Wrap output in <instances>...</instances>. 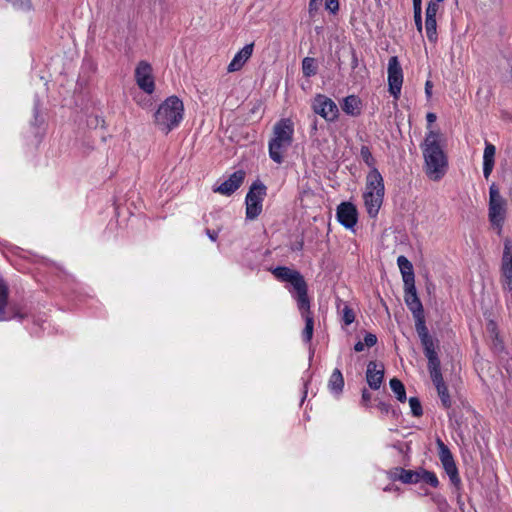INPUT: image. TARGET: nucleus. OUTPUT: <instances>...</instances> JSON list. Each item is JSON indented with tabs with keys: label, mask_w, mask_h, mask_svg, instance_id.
Returning <instances> with one entry per match:
<instances>
[{
	"label": "nucleus",
	"mask_w": 512,
	"mask_h": 512,
	"mask_svg": "<svg viewBox=\"0 0 512 512\" xmlns=\"http://www.w3.org/2000/svg\"><path fill=\"white\" fill-rule=\"evenodd\" d=\"M445 138L439 130H429L421 144L425 172L429 179L439 181L447 171L448 161L443 147Z\"/></svg>",
	"instance_id": "f257e3e1"
},
{
	"label": "nucleus",
	"mask_w": 512,
	"mask_h": 512,
	"mask_svg": "<svg viewBox=\"0 0 512 512\" xmlns=\"http://www.w3.org/2000/svg\"><path fill=\"white\" fill-rule=\"evenodd\" d=\"M184 118V104L173 95L166 98L154 113V124L164 134L177 128Z\"/></svg>",
	"instance_id": "f03ea898"
},
{
	"label": "nucleus",
	"mask_w": 512,
	"mask_h": 512,
	"mask_svg": "<svg viewBox=\"0 0 512 512\" xmlns=\"http://www.w3.org/2000/svg\"><path fill=\"white\" fill-rule=\"evenodd\" d=\"M293 136L294 124L291 119L284 118L275 123L268 144L269 156L275 163L284 161V153L292 145Z\"/></svg>",
	"instance_id": "7ed1b4c3"
},
{
	"label": "nucleus",
	"mask_w": 512,
	"mask_h": 512,
	"mask_svg": "<svg viewBox=\"0 0 512 512\" xmlns=\"http://www.w3.org/2000/svg\"><path fill=\"white\" fill-rule=\"evenodd\" d=\"M384 182L380 172L373 168L366 177L364 204L370 217H375L383 202Z\"/></svg>",
	"instance_id": "20e7f679"
},
{
	"label": "nucleus",
	"mask_w": 512,
	"mask_h": 512,
	"mask_svg": "<svg viewBox=\"0 0 512 512\" xmlns=\"http://www.w3.org/2000/svg\"><path fill=\"white\" fill-rule=\"evenodd\" d=\"M507 214V201L500 194L498 186L493 183L489 187V221L498 234L501 233L502 227Z\"/></svg>",
	"instance_id": "39448f33"
},
{
	"label": "nucleus",
	"mask_w": 512,
	"mask_h": 512,
	"mask_svg": "<svg viewBox=\"0 0 512 512\" xmlns=\"http://www.w3.org/2000/svg\"><path fill=\"white\" fill-rule=\"evenodd\" d=\"M273 274L277 279L289 282L293 286L297 294V302L308 298L307 284L298 271L288 267H277L273 270Z\"/></svg>",
	"instance_id": "423d86ee"
},
{
	"label": "nucleus",
	"mask_w": 512,
	"mask_h": 512,
	"mask_svg": "<svg viewBox=\"0 0 512 512\" xmlns=\"http://www.w3.org/2000/svg\"><path fill=\"white\" fill-rule=\"evenodd\" d=\"M265 195L266 187L264 184L257 181L251 185L245 199L247 219L253 220L260 215Z\"/></svg>",
	"instance_id": "0eeeda50"
},
{
	"label": "nucleus",
	"mask_w": 512,
	"mask_h": 512,
	"mask_svg": "<svg viewBox=\"0 0 512 512\" xmlns=\"http://www.w3.org/2000/svg\"><path fill=\"white\" fill-rule=\"evenodd\" d=\"M312 109L327 121L333 122L338 118L339 109L336 103L325 95L318 94L314 97Z\"/></svg>",
	"instance_id": "6e6552de"
},
{
	"label": "nucleus",
	"mask_w": 512,
	"mask_h": 512,
	"mask_svg": "<svg viewBox=\"0 0 512 512\" xmlns=\"http://www.w3.org/2000/svg\"><path fill=\"white\" fill-rule=\"evenodd\" d=\"M135 80L141 90L152 94L155 90V82L152 66L147 61H140L135 68Z\"/></svg>",
	"instance_id": "1a4fd4ad"
},
{
	"label": "nucleus",
	"mask_w": 512,
	"mask_h": 512,
	"mask_svg": "<svg viewBox=\"0 0 512 512\" xmlns=\"http://www.w3.org/2000/svg\"><path fill=\"white\" fill-rule=\"evenodd\" d=\"M437 447L439 450L440 461L445 472L449 476L450 481L454 485H459L460 477L451 451L440 439L437 440Z\"/></svg>",
	"instance_id": "9d476101"
},
{
	"label": "nucleus",
	"mask_w": 512,
	"mask_h": 512,
	"mask_svg": "<svg viewBox=\"0 0 512 512\" xmlns=\"http://www.w3.org/2000/svg\"><path fill=\"white\" fill-rule=\"evenodd\" d=\"M501 284L504 290L512 292V243L505 240L501 261Z\"/></svg>",
	"instance_id": "9b49d317"
},
{
	"label": "nucleus",
	"mask_w": 512,
	"mask_h": 512,
	"mask_svg": "<svg viewBox=\"0 0 512 512\" xmlns=\"http://www.w3.org/2000/svg\"><path fill=\"white\" fill-rule=\"evenodd\" d=\"M403 83L402 68L397 57H391L388 62V84L390 93L397 98Z\"/></svg>",
	"instance_id": "f8f14e48"
},
{
	"label": "nucleus",
	"mask_w": 512,
	"mask_h": 512,
	"mask_svg": "<svg viewBox=\"0 0 512 512\" xmlns=\"http://www.w3.org/2000/svg\"><path fill=\"white\" fill-rule=\"evenodd\" d=\"M298 309L301 313L302 318L305 321V327L302 332V337L305 342H310L313 336L314 320L310 310L309 298L297 302Z\"/></svg>",
	"instance_id": "ddd939ff"
},
{
	"label": "nucleus",
	"mask_w": 512,
	"mask_h": 512,
	"mask_svg": "<svg viewBox=\"0 0 512 512\" xmlns=\"http://www.w3.org/2000/svg\"><path fill=\"white\" fill-rule=\"evenodd\" d=\"M357 216L356 207L350 202H343L337 208V219L346 229L354 228Z\"/></svg>",
	"instance_id": "4468645a"
},
{
	"label": "nucleus",
	"mask_w": 512,
	"mask_h": 512,
	"mask_svg": "<svg viewBox=\"0 0 512 512\" xmlns=\"http://www.w3.org/2000/svg\"><path fill=\"white\" fill-rule=\"evenodd\" d=\"M8 298V288L4 281L0 278V321H7L11 319L22 320L25 314L20 312L17 308H12L11 313L6 312Z\"/></svg>",
	"instance_id": "2eb2a0df"
},
{
	"label": "nucleus",
	"mask_w": 512,
	"mask_h": 512,
	"mask_svg": "<svg viewBox=\"0 0 512 512\" xmlns=\"http://www.w3.org/2000/svg\"><path fill=\"white\" fill-rule=\"evenodd\" d=\"M245 172L242 170L235 171L228 179L221 183L218 187L214 188V192L222 195L229 196L233 194L243 183Z\"/></svg>",
	"instance_id": "dca6fc26"
},
{
	"label": "nucleus",
	"mask_w": 512,
	"mask_h": 512,
	"mask_svg": "<svg viewBox=\"0 0 512 512\" xmlns=\"http://www.w3.org/2000/svg\"><path fill=\"white\" fill-rule=\"evenodd\" d=\"M404 300L414 317L424 314L422 303L417 295L415 284L404 285Z\"/></svg>",
	"instance_id": "f3484780"
},
{
	"label": "nucleus",
	"mask_w": 512,
	"mask_h": 512,
	"mask_svg": "<svg viewBox=\"0 0 512 512\" xmlns=\"http://www.w3.org/2000/svg\"><path fill=\"white\" fill-rule=\"evenodd\" d=\"M384 378V366L370 361L367 365L366 380L371 389L378 390Z\"/></svg>",
	"instance_id": "a211bd4d"
},
{
	"label": "nucleus",
	"mask_w": 512,
	"mask_h": 512,
	"mask_svg": "<svg viewBox=\"0 0 512 512\" xmlns=\"http://www.w3.org/2000/svg\"><path fill=\"white\" fill-rule=\"evenodd\" d=\"M253 48L254 44L250 43L246 44L240 51H238L227 67L228 72L232 73L239 71L252 56Z\"/></svg>",
	"instance_id": "6ab92c4d"
},
{
	"label": "nucleus",
	"mask_w": 512,
	"mask_h": 512,
	"mask_svg": "<svg viewBox=\"0 0 512 512\" xmlns=\"http://www.w3.org/2000/svg\"><path fill=\"white\" fill-rule=\"evenodd\" d=\"M389 477L392 480H399L405 484L419 482L418 471L406 470L401 467H395L389 471Z\"/></svg>",
	"instance_id": "aec40b11"
},
{
	"label": "nucleus",
	"mask_w": 512,
	"mask_h": 512,
	"mask_svg": "<svg viewBox=\"0 0 512 512\" xmlns=\"http://www.w3.org/2000/svg\"><path fill=\"white\" fill-rule=\"evenodd\" d=\"M397 265L400 269L404 285L415 284V275L412 263L403 255L397 258Z\"/></svg>",
	"instance_id": "412c9836"
},
{
	"label": "nucleus",
	"mask_w": 512,
	"mask_h": 512,
	"mask_svg": "<svg viewBox=\"0 0 512 512\" xmlns=\"http://www.w3.org/2000/svg\"><path fill=\"white\" fill-rule=\"evenodd\" d=\"M495 154H496L495 146L489 142H486L484 153H483V175L486 179H488L492 173L494 163H495Z\"/></svg>",
	"instance_id": "4be33fe9"
},
{
	"label": "nucleus",
	"mask_w": 512,
	"mask_h": 512,
	"mask_svg": "<svg viewBox=\"0 0 512 512\" xmlns=\"http://www.w3.org/2000/svg\"><path fill=\"white\" fill-rule=\"evenodd\" d=\"M341 107L347 115L356 117L361 114L362 101L356 95H349L343 99Z\"/></svg>",
	"instance_id": "5701e85b"
},
{
	"label": "nucleus",
	"mask_w": 512,
	"mask_h": 512,
	"mask_svg": "<svg viewBox=\"0 0 512 512\" xmlns=\"http://www.w3.org/2000/svg\"><path fill=\"white\" fill-rule=\"evenodd\" d=\"M437 389L438 396L441 400L442 405L445 408H450L452 405V401L448 392V388L442 378H439V382L437 380L432 381Z\"/></svg>",
	"instance_id": "b1692460"
},
{
	"label": "nucleus",
	"mask_w": 512,
	"mask_h": 512,
	"mask_svg": "<svg viewBox=\"0 0 512 512\" xmlns=\"http://www.w3.org/2000/svg\"><path fill=\"white\" fill-rule=\"evenodd\" d=\"M414 318L416 321V330L421 340V344H427V342L432 341L433 338L429 335L428 329L425 325L424 314Z\"/></svg>",
	"instance_id": "393cba45"
},
{
	"label": "nucleus",
	"mask_w": 512,
	"mask_h": 512,
	"mask_svg": "<svg viewBox=\"0 0 512 512\" xmlns=\"http://www.w3.org/2000/svg\"><path fill=\"white\" fill-rule=\"evenodd\" d=\"M487 332L489 334L490 339L492 340L493 349L496 352H500L503 349V345L501 340L499 339L498 332H497V325L494 321H489L487 323Z\"/></svg>",
	"instance_id": "a878e982"
},
{
	"label": "nucleus",
	"mask_w": 512,
	"mask_h": 512,
	"mask_svg": "<svg viewBox=\"0 0 512 512\" xmlns=\"http://www.w3.org/2000/svg\"><path fill=\"white\" fill-rule=\"evenodd\" d=\"M328 386H329L330 390L335 393H339L342 391L343 386H344V379H343L342 373L340 372L339 369H335L332 372L330 379H329Z\"/></svg>",
	"instance_id": "bb28decb"
},
{
	"label": "nucleus",
	"mask_w": 512,
	"mask_h": 512,
	"mask_svg": "<svg viewBox=\"0 0 512 512\" xmlns=\"http://www.w3.org/2000/svg\"><path fill=\"white\" fill-rule=\"evenodd\" d=\"M390 388L394 392V394L396 395L397 399L400 402H405L406 401L405 387H404L403 383L399 379L392 378L390 380Z\"/></svg>",
	"instance_id": "cd10ccee"
},
{
	"label": "nucleus",
	"mask_w": 512,
	"mask_h": 512,
	"mask_svg": "<svg viewBox=\"0 0 512 512\" xmlns=\"http://www.w3.org/2000/svg\"><path fill=\"white\" fill-rule=\"evenodd\" d=\"M428 370L431 380H437L439 382V378H442V374L440 370V360L438 357L428 359Z\"/></svg>",
	"instance_id": "c85d7f7f"
},
{
	"label": "nucleus",
	"mask_w": 512,
	"mask_h": 512,
	"mask_svg": "<svg viewBox=\"0 0 512 512\" xmlns=\"http://www.w3.org/2000/svg\"><path fill=\"white\" fill-rule=\"evenodd\" d=\"M302 71L306 77L315 75L317 71L315 59L311 57H305L302 61Z\"/></svg>",
	"instance_id": "c756f323"
},
{
	"label": "nucleus",
	"mask_w": 512,
	"mask_h": 512,
	"mask_svg": "<svg viewBox=\"0 0 512 512\" xmlns=\"http://www.w3.org/2000/svg\"><path fill=\"white\" fill-rule=\"evenodd\" d=\"M426 36L430 42L437 40V22L436 19H425Z\"/></svg>",
	"instance_id": "7c9ffc66"
},
{
	"label": "nucleus",
	"mask_w": 512,
	"mask_h": 512,
	"mask_svg": "<svg viewBox=\"0 0 512 512\" xmlns=\"http://www.w3.org/2000/svg\"><path fill=\"white\" fill-rule=\"evenodd\" d=\"M418 475H419V482L423 481V482L431 485L432 487H437L439 485L438 478H437L436 474L433 472L421 470V471H418Z\"/></svg>",
	"instance_id": "2f4dec72"
},
{
	"label": "nucleus",
	"mask_w": 512,
	"mask_h": 512,
	"mask_svg": "<svg viewBox=\"0 0 512 512\" xmlns=\"http://www.w3.org/2000/svg\"><path fill=\"white\" fill-rule=\"evenodd\" d=\"M360 156L365 164L371 168V170L375 168V159L367 146L361 147Z\"/></svg>",
	"instance_id": "473e14b6"
},
{
	"label": "nucleus",
	"mask_w": 512,
	"mask_h": 512,
	"mask_svg": "<svg viewBox=\"0 0 512 512\" xmlns=\"http://www.w3.org/2000/svg\"><path fill=\"white\" fill-rule=\"evenodd\" d=\"M437 1L430 0L426 8L425 19H436V14L439 11V5Z\"/></svg>",
	"instance_id": "72a5a7b5"
},
{
	"label": "nucleus",
	"mask_w": 512,
	"mask_h": 512,
	"mask_svg": "<svg viewBox=\"0 0 512 512\" xmlns=\"http://www.w3.org/2000/svg\"><path fill=\"white\" fill-rule=\"evenodd\" d=\"M355 320V313L354 311L348 306L344 305L342 309V321L345 325H350Z\"/></svg>",
	"instance_id": "f704fd0d"
},
{
	"label": "nucleus",
	"mask_w": 512,
	"mask_h": 512,
	"mask_svg": "<svg viewBox=\"0 0 512 512\" xmlns=\"http://www.w3.org/2000/svg\"><path fill=\"white\" fill-rule=\"evenodd\" d=\"M409 406L414 416L419 417L423 414L421 403L417 397L409 398Z\"/></svg>",
	"instance_id": "c9c22d12"
},
{
	"label": "nucleus",
	"mask_w": 512,
	"mask_h": 512,
	"mask_svg": "<svg viewBox=\"0 0 512 512\" xmlns=\"http://www.w3.org/2000/svg\"><path fill=\"white\" fill-rule=\"evenodd\" d=\"M9 2L15 9L21 11H28L31 9V0H6Z\"/></svg>",
	"instance_id": "e433bc0d"
},
{
	"label": "nucleus",
	"mask_w": 512,
	"mask_h": 512,
	"mask_svg": "<svg viewBox=\"0 0 512 512\" xmlns=\"http://www.w3.org/2000/svg\"><path fill=\"white\" fill-rule=\"evenodd\" d=\"M422 345L424 347V353H425V356L427 357V359L438 357L434 340L429 341V342H427V344H422Z\"/></svg>",
	"instance_id": "4c0bfd02"
},
{
	"label": "nucleus",
	"mask_w": 512,
	"mask_h": 512,
	"mask_svg": "<svg viewBox=\"0 0 512 512\" xmlns=\"http://www.w3.org/2000/svg\"><path fill=\"white\" fill-rule=\"evenodd\" d=\"M321 0H310L308 6V12L311 17H314L319 10Z\"/></svg>",
	"instance_id": "58836bf2"
},
{
	"label": "nucleus",
	"mask_w": 512,
	"mask_h": 512,
	"mask_svg": "<svg viewBox=\"0 0 512 512\" xmlns=\"http://www.w3.org/2000/svg\"><path fill=\"white\" fill-rule=\"evenodd\" d=\"M325 7L331 13H336L339 10V1L338 0H326Z\"/></svg>",
	"instance_id": "ea45409f"
},
{
	"label": "nucleus",
	"mask_w": 512,
	"mask_h": 512,
	"mask_svg": "<svg viewBox=\"0 0 512 512\" xmlns=\"http://www.w3.org/2000/svg\"><path fill=\"white\" fill-rule=\"evenodd\" d=\"M414 21L416 28L419 32H422V10H414Z\"/></svg>",
	"instance_id": "a19ab883"
},
{
	"label": "nucleus",
	"mask_w": 512,
	"mask_h": 512,
	"mask_svg": "<svg viewBox=\"0 0 512 512\" xmlns=\"http://www.w3.org/2000/svg\"><path fill=\"white\" fill-rule=\"evenodd\" d=\"M363 342L366 347H372L377 343V337L372 333H368L366 334Z\"/></svg>",
	"instance_id": "79ce46f5"
},
{
	"label": "nucleus",
	"mask_w": 512,
	"mask_h": 512,
	"mask_svg": "<svg viewBox=\"0 0 512 512\" xmlns=\"http://www.w3.org/2000/svg\"><path fill=\"white\" fill-rule=\"evenodd\" d=\"M437 119V116L435 113H432V112H429L427 113L426 115V120H427V123H428V126H427V130H434L431 125L436 121Z\"/></svg>",
	"instance_id": "37998d69"
},
{
	"label": "nucleus",
	"mask_w": 512,
	"mask_h": 512,
	"mask_svg": "<svg viewBox=\"0 0 512 512\" xmlns=\"http://www.w3.org/2000/svg\"><path fill=\"white\" fill-rule=\"evenodd\" d=\"M371 400V393H369L366 389L362 392V402L367 405Z\"/></svg>",
	"instance_id": "c03bdc74"
},
{
	"label": "nucleus",
	"mask_w": 512,
	"mask_h": 512,
	"mask_svg": "<svg viewBox=\"0 0 512 512\" xmlns=\"http://www.w3.org/2000/svg\"><path fill=\"white\" fill-rule=\"evenodd\" d=\"M432 88H433V84H432V82H431V81H427V82L425 83V93H426V96H427L428 98H430V97H431V95H432Z\"/></svg>",
	"instance_id": "a18cd8bd"
},
{
	"label": "nucleus",
	"mask_w": 512,
	"mask_h": 512,
	"mask_svg": "<svg viewBox=\"0 0 512 512\" xmlns=\"http://www.w3.org/2000/svg\"><path fill=\"white\" fill-rule=\"evenodd\" d=\"M378 408L380 409V411L382 413H386L387 414L389 412V410H390V405L387 404V403H384V402H380L378 404Z\"/></svg>",
	"instance_id": "49530a36"
},
{
	"label": "nucleus",
	"mask_w": 512,
	"mask_h": 512,
	"mask_svg": "<svg viewBox=\"0 0 512 512\" xmlns=\"http://www.w3.org/2000/svg\"><path fill=\"white\" fill-rule=\"evenodd\" d=\"M365 347H366V346H365L364 342H362V341H358V342L354 345V350H355L356 352H361V351H363V350H364V348H365Z\"/></svg>",
	"instance_id": "de8ad7c7"
},
{
	"label": "nucleus",
	"mask_w": 512,
	"mask_h": 512,
	"mask_svg": "<svg viewBox=\"0 0 512 512\" xmlns=\"http://www.w3.org/2000/svg\"><path fill=\"white\" fill-rule=\"evenodd\" d=\"M207 233V236L212 240V241H216L217 237H218V233L216 231H211V230H207L206 231Z\"/></svg>",
	"instance_id": "09e8293b"
},
{
	"label": "nucleus",
	"mask_w": 512,
	"mask_h": 512,
	"mask_svg": "<svg viewBox=\"0 0 512 512\" xmlns=\"http://www.w3.org/2000/svg\"><path fill=\"white\" fill-rule=\"evenodd\" d=\"M413 10H422V0H413Z\"/></svg>",
	"instance_id": "8fccbe9b"
}]
</instances>
